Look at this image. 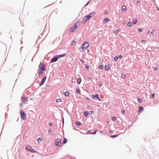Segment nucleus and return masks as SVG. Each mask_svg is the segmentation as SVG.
<instances>
[{
	"label": "nucleus",
	"mask_w": 159,
	"mask_h": 159,
	"mask_svg": "<svg viewBox=\"0 0 159 159\" xmlns=\"http://www.w3.org/2000/svg\"><path fill=\"white\" fill-rule=\"evenodd\" d=\"M89 45V44L88 42H84L83 43L81 47L79 49L81 51H83L84 50H85L87 48Z\"/></svg>",
	"instance_id": "nucleus-1"
},
{
	"label": "nucleus",
	"mask_w": 159,
	"mask_h": 159,
	"mask_svg": "<svg viewBox=\"0 0 159 159\" xmlns=\"http://www.w3.org/2000/svg\"><path fill=\"white\" fill-rule=\"evenodd\" d=\"M20 114L21 118L23 120H25L26 119V114L23 111H22L21 110L20 111Z\"/></svg>",
	"instance_id": "nucleus-2"
},
{
	"label": "nucleus",
	"mask_w": 159,
	"mask_h": 159,
	"mask_svg": "<svg viewBox=\"0 0 159 159\" xmlns=\"http://www.w3.org/2000/svg\"><path fill=\"white\" fill-rule=\"evenodd\" d=\"M39 67L40 68L39 70L40 71H41L43 72V71H45V67H44L43 62L42 63V62L41 61L40 64L39 66Z\"/></svg>",
	"instance_id": "nucleus-3"
},
{
	"label": "nucleus",
	"mask_w": 159,
	"mask_h": 159,
	"mask_svg": "<svg viewBox=\"0 0 159 159\" xmlns=\"http://www.w3.org/2000/svg\"><path fill=\"white\" fill-rule=\"evenodd\" d=\"M58 59L57 55L55 56L53 58L51 59L50 61V62L52 63L53 62H56L58 60Z\"/></svg>",
	"instance_id": "nucleus-4"
},
{
	"label": "nucleus",
	"mask_w": 159,
	"mask_h": 159,
	"mask_svg": "<svg viewBox=\"0 0 159 159\" xmlns=\"http://www.w3.org/2000/svg\"><path fill=\"white\" fill-rule=\"evenodd\" d=\"M92 98L93 99H98L100 101H101V100L99 98V95L98 93H96L95 95H92Z\"/></svg>",
	"instance_id": "nucleus-5"
},
{
	"label": "nucleus",
	"mask_w": 159,
	"mask_h": 159,
	"mask_svg": "<svg viewBox=\"0 0 159 159\" xmlns=\"http://www.w3.org/2000/svg\"><path fill=\"white\" fill-rule=\"evenodd\" d=\"M61 141L60 139H57L55 140V145L57 146H59L61 144Z\"/></svg>",
	"instance_id": "nucleus-6"
},
{
	"label": "nucleus",
	"mask_w": 159,
	"mask_h": 159,
	"mask_svg": "<svg viewBox=\"0 0 159 159\" xmlns=\"http://www.w3.org/2000/svg\"><path fill=\"white\" fill-rule=\"evenodd\" d=\"M95 13L96 12H93L92 13H89L86 16L87 17V18H88V19H89L90 18L93 16Z\"/></svg>",
	"instance_id": "nucleus-7"
},
{
	"label": "nucleus",
	"mask_w": 159,
	"mask_h": 159,
	"mask_svg": "<svg viewBox=\"0 0 159 159\" xmlns=\"http://www.w3.org/2000/svg\"><path fill=\"white\" fill-rule=\"evenodd\" d=\"M47 78V76L46 75H45V76L43 77V79H42L41 81V83L40 84L39 86H40L42 85L44 83L46 79Z\"/></svg>",
	"instance_id": "nucleus-8"
},
{
	"label": "nucleus",
	"mask_w": 159,
	"mask_h": 159,
	"mask_svg": "<svg viewBox=\"0 0 159 159\" xmlns=\"http://www.w3.org/2000/svg\"><path fill=\"white\" fill-rule=\"evenodd\" d=\"M78 27V25L75 24L70 28V31L71 32H72L74 31V30Z\"/></svg>",
	"instance_id": "nucleus-9"
},
{
	"label": "nucleus",
	"mask_w": 159,
	"mask_h": 159,
	"mask_svg": "<svg viewBox=\"0 0 159 159\" xmlns=\"http://www.w3.org/2000/svg\"><path fill=\"white\" fill-rule=\"evenodd\" d=\"M22 102L23 103H25L28 101V98L26 97H22Z\"/></svg>",
	"instance_id": "nucleus-10"
},
{
	"label": "nucleus",
	"mask_w": 159,
	"mask_h": 159,
	"mask_svg": "<svg viewBox=\"0 0 159 159\" xmlns=\"http://www.w3.org/2000/svg\"><path fill=\"white\" fill-rule=\"evenodd\" d=\"M88 18H87V17L86 16L84 17L83 18L82 20V22L83 23H85L88 20H89Z\"/></svg>",
	"instance_id": "nucleus-11"
},
{
	"label": "nucleus",
	"mask_w": 159,
	"mask_h": 159,
	"mask_svg": "<svg viewBox=\"0 0 159 159\" xmlns=\"http://www.w3.org/2000/svg\"><path fill=\"white\" fill-rule=\"evenodd\" d=\"M32 148V147L29 145H27L25 147V149L27 151H30L31 149Z\"/></svg>",
	"instance_id": "nucleus-12"
},
{
	"label": "nucleus",
	"mask_w": 159,
	"mask_h": 159,
	"mask_svg": "<svg viewBox=\"0 0 159 159\" xmlns=\"http://www.w3.org/2000/svg\"><path fill=\"white\" fill-rule=\"evenodd\" d=\"M126 7L124 5L122 7L121 10L122 11L124 12L126 11Z\"/></svg>",
	"instance_id": "nucleus-13"
},
{
	"label": "nucleus",
	"mask_w": 159,
	"mask_h": 159,
	"mask_svg": "<svg viewBox=\"0 0 159 159\" xmlns=\"http://www.w3.org/2000/svg\"><path fill=\"white\" fill-rule=\"evenodd\" d=\"M66 53H64L63 54L60 55H57V57H58V59L60 58L63 57H64L66 55Z\"/></svg>",
	"instance_id": "nucleus-14"
},
{
	"label": "nucleus",
	"mask_w": 159,
	"mask_h": 159,
	"mask_svg": "<svg viewBox=\"0 0 159 159\" xmlns=\"http://www.w3.org/2000/svg\"><path fill=\"white\" fill-rule=\"evenodd\" d=\"M105 70L107 71L109 70L110 69V66L109 64L106 65L105 66Z\"/></svg>",
	"instance_id": "nucleus-15"
},
{
	"label": "nucleus",
	"mask_w": 159,
	"mask_h": 159,
	"mask_svg": "<svg viewBox=\"0 0 159 159\" xmlns=\"http://www.w3.org/2000/svg\"><path fill=\"white\" fill-rule=\"evenodd\" d=\"M81 79L80 78H78L77 80V84H80L81 81Z\"/></svg>",
	"instance_id": "nucleus-16"
},
{
	"label": "nucleus",
	"mask_w": 159,
	"mask_h": 159,
	"mask_svg": "<svg viewBox=\"0 0 159 159\" xmlns=\"http://www.w3.org/2000/svg\"><path fill=\"white\" fill-rule=\"evenodd\" d=\"M75 124L78 126H80L82 124L79 121H76L75 122Z\"/></svg>",
	"instance_id": "nucleus-17"
},
{
	"label": "nucleus",
	"mask_w": 159,
	"mask_h": 159,
	"mask_svg": "<svg viewBox=\"0 0 159 159\" xmlns=\"http://www.w3.org/2000/svg\"><path fill=\"white\" fill-rule=\"evenodd\" d=\"M143 108L142 107L139 106V111L140 112L142 111H143Z\"/></svg>",
	"instance_id": "nucleus-18"
},
{
	"label": "nucleus",
	"mask_w": 159,
	"mask_h": 159,
	"mask_svg": "<svg viewBox=\"0 0 159 159\" xmlns=\"http://www.w3.org/2000/svg\"><path fill=\"white\" fill-rule=\"evenodd\" d=\"M67 142V140L66 138H64L63 139V141L62 142L63 144H64Z\"/></svg>",
	"instance_id": "nucleus-19"
},
{
	"label": "nucleus",
	"mask_w": 159,
	"mask_h": 159,
	"mask_svg": "<svg viewBox=\"0 0 159 159\" xmlns=\"http://www.w3.org/2000/svg\"><path fill=\"white\" fill-rule=\"evenodd\" d=\"M43 139L42 138H41L40 137L37 140L38 143H40L42 141Z\"/></svg>",
	"instance_id": "nucleus-20"
},
{
	"label": "nucleus",
	"mask_w": 159,
	"mask_h": 159,
	"mask_svg": "<svg viewBox=\"0 0 159 159\" xmlns=\"http://www.w3.org/2000/svg\"><path fill=\"white\" fill-rule=\"evenodd\" d=\"M137 19H134L133 21V23L134 24H135L137 23Z\"/></svg>",
	"instance_id": "nucleus-21"
},
{
	"label": "nucleus",
	"mask_w": 159,
	"mask_h": 159,
	"mask_svg": "<svg viewBox=\"0 0 159 159\" xmlns=\"http://www.w3.org/2000/svg\"><path fill=\"white\" fill-rule=\"evenodd\" d=\"M84 115L85 116H87L88 115V113L87 111H85L84 112Z\"/></svg>",
	"instance_id": "nucleus-22"
},
{
	"label": "nucleus",
	"mask_w": 159,
	"mask_h": 159,
	"mask_svg": "<svg viewBox=\"0 0 159 159\" xmlns=\"http://www.w3.org/2000/svg\"><path fill=\"white\" fill-rule=\"evenodd\" d=\"M118 136V135H113L111 136L110 137L112 138H115Z\"/></svg>",
	"instance_id": "nucleus-23"
},
{
	"label": "nucleus",
	"mask_w": 159,
	"mask_h": 159,
	"mask_svg": "<svg viewBox=\"0 0 159 159\" xmlns=\"http://www.w3.org/2000/svg\"><path fill=\"white\" fill-rule=\"evenodd\" d=\"M30 152L32 153H35L36 152V151L33 148L31 149V150Z\"/></svg>",
	"instance_id": "nucleus-24"
},
{
	"label": "nucleus",
	"mask_w": 159,
	"mask_h": 159,
	"mask_svg": "<svg viewBox=\"0 0 159 159\" xmlns=\"http://www.w3.org/2000/svg\"><path fill=\"white\" fill-rule=\"evenodd\" d=\"M64 95L66 96H68L69 95V93L68 91H66L65 92Z\"/></svg>",
	"instance_id": "nucleus-25"
},
{
	"label": "nucleus",
	"mask_w": 159,
	"mask_h": 159,
	"mask_svg": "<svg viewBox=\"0 0 159 159\" xmlns=\"http://www.w3.org/2000/svg\"><path fill=\"white\" fill-rule=\"evenodd\" d=\"M132 25V23L131 22H129L127 24V25L128 27H130Z\"/></svg>",
	"instance_id": "nucleus-26"
},
{
	"label": "nucleus",
	"mask_w": 159,
	"mask_h": 159,
	"mask_svg": "<svg viewBox=\"0 0 159 159\" xmlns=\"http://www.w3.org/2000/svg\"><path fill=\"white\" fill-rule=\"evenodd\" d=\"M108 21H109V19L106 18H105L104 19V23H107Z\"/></svg>",
	"instance_id": "nucleus-27"
},
{
	"label": "nucleus",
	"mask_w": 159,
	"mask_h": 159,
	"mask_svg": "<svg viewBox=\"0 0 159 159\" xmlns=\"http://www.w3.org/2000/svg\"><path fill=\"white\" fill-rule=\"evenodd\" d=\"M76 92L78 94L80 93V89H76Z\"/></svg>",
	"instance_id": "nucleus-28"
},
{
	"label": "nucleus",
	"mask_w": 159,
	"mask_h": 159,
	"mask_svg": "<svg viewBox=\"0 0 159 159\" xmlns=\"http://www.w3.org/2000/svg\"><path fill=\"white\" fill-rule=\"evenodd\" d=\"M125 77V75L124 74H122L121 75V77L122 78L124 79Z\"/></svg>",
	"instance_id": "nucleus-29"
},
{
	"label": "nucleus",
	"mask_w": 159,
	"mask_h": 159,
	"mask_svg": "<svg viewBox=\"0 0 159 159\" xmlns=\"http://www.w3.org/2000/svg\"><path fill=\"white\" fill-rule=\"evenodd\" d=\"M56 102H61V98L57 99H56Z\"/></svg>",
	"instance_id": "nucleus-30"
},
{
	"label": "nucleus",
	"mask_w": 159,
	"mask_h": 159,
	"mask_svg": "<svg viewBox=\"0 0 159 159\" xmlns=\"http://www.w3.org/2000/svg\"><path fill=\"white\" fill-rule=\"evenodd\" d=\"M120 30L119 29H118V30H116V32H115V33L116 34H118L120 31Z\"/></svg>",
	"instance_id": "nucleus-31"
},
{
	"label": "nucleus",
	"mask_w": 159,
	"mask_h": 159,
	"mask_svg": "<svg viewBox=\"0 0 159 159\" xmlns=\"http://www.w3.org/2000/svg\"><path fill=\"white\" fill-rule=\"evenodd\" d=\"M97 131V130H95L94 131V132H93L91 133H90V134H96Z\"/></svg>",
	"instance_id": "nucleus-32"
},
{
	"label": "nucleus",
	"mask_w": 159,
	"mask_h": 159,
	"mask_svg": "<svg viewBox=\"0 0 159 159\" xmlns=\"http://www.w3.org/2000/svg\"><path fill=\"white\" fill-rule=\"evenodd\" d=\"M98 68L100 69H102L103 68L102 66L101 65H99L98 66Z\"/></svg>",
	"instance_id": "nucleus-33"
},
{
	"label": "nucleus",
	"mask_w": 159,
	"mask_h": 159,
	"mask_svg": "<svg viewBox=\"0 0 159 159\" xmlns=\"http://www.w3.org/2000/svg\"><path fill=\"white\" fill-rule=\"evenodd\" d=\"M118 59V57L117 56H116L114 58V60L115 61H117Z\"/></svg>",
	"instance_id": "nucleus-34"
},
{
	"label": "nucleus",
	"mask_w": 159,
	"mask_h": 159,
	"mask_svg": "<svg viewBox=\"0 0 159 159\" xmlns=\"http://www.w3.org/2000/svg\"><path fill=\"white\" fill-rule=\"evenodd\" d=\"M142 43H143L145 44V43H146V40L143 39L142 40Z\"/></svg>",
	"instance_id": "nucleus-35"
},
{
	"label": "nucleus",
	"mask_w": 159,
	"mask_h": 159,
	"mask_svg": "<svg viewBox=\"0 0 159 159\" xmlns=\"http://www.w3.org/2000/svg\"><path fill=\"white\" fill-rule=\"evenodd\" d=\"M86 68L88 69L89 68V65L88 64H86L85 65V66Z\"/></svg>",
	"instance_id": "nucleus-36"
},
{
	"label": "nucleus",
	"mask_w": 159,
	"mask_h": 159,
	"mask_svg": "<svg viewBox=\"0 0 159 159\" xmlns=\"http://www.w3.org/2000/svg\"><path fill=\"white\" fill-rule=\"evenodd\" d=\"M112 120L113 121H115L116 120V118L115 117H113L112 118Z\"/></svg>",
	"instance_id": "nucleus-37"
},
{
	"label": "nucleus",
	"mask_w": 159,
	"mask_h": 159,
	"mask_svg": "<svg viewBox=\"0 0 159 159\" xmlns=\"http://www.w3.org/2000/svg\"><path fill=\"white\" fill-rule=\"evenodd\" d=\"M75 41L73 40L72 42V45H75Z\"/></svg>",
	"instance_id": "nucleus-38"
},
{
	"label": "nucleus",
	"mask_w": 159,
	"mask_h": 159,
	"mask_svg": "<svg viewBox=\"0 0 159 159\" xmlns=\"http://www.w3.org/2000/svg\"><path fill=\"white\" fill-rule=\"evenodd\" d=\"M154 33H155V30H152L151 32V34H154Z\"/></svg>",
	"instance_id": "nucleus-39"
},
{
	"label": "nucleus",
	"mask_w": 159,
	"mask_h": 159,
	"mask_svg": "<svg viewBox=\"0 0 159 159\" xmlns=\"http://www.w3.org/2000/svg\"><path fill=\"white\" fill-rule=\"evenodd\" d=\"M138 31L139 32H141L142 31V29L141 28H139L138 29Z\"/></svg>",
	"instance_id": "nucleus-40"
},
{
	"label": "nucleus",
	"mask_w": 159,
	"mask_h": 159,
	"mask_svg": "<svg viewBox=\"0 0 159 159\" xmlns=\"http://www.w3.org/2000/svg\"><path fill=\"white\" fill-rule=\"evenodd\" d=\"M138 101L139 102L141 103L142 102V99L140 98H138Z\"/></svg>",
	"instance_id": "nucleus-41"
},
{
	"label": "nucleus",
	"mask_w": 159,
	"mask_h": 159,
	"mask_svg": "<svg viewBox=\"0 0 159 159\" xmlns=\"http://www.w3.org/2000/svg\"><path fill=\"white\" fill-rule=\"evenodd\" d=\"M154 97H155V94L154 93H152L151 95V97L152 98H154Z\"/></svg>",
	"instance_id": "nucleus-42"
},
{
	"label": "nucleus",
	"mask_w": 159,
	"mask_h": 159,
	"mask_svg": "<svg viewBox=\"0 0 159 159\" xmlns=\"http://www.w3.org/2000/svg\"><path fill=\"white\" fill-rule=\"evenodd\" d=\"M43 72L41 71H40V70H39V75L38 76H40V74L42 73Z\"/></svg>",
	"instance_id": "nucleus-43"
},
{
	"label": "nucleus",
	"mask_w": 159,
	"mask_h": 159,
	"mask_svg": "<svg viewBox=\"0 0 159 159\" xmlns=\"http://www.w3.org/2000/svg\"><path fill=\"white\" fill-rule=\"evenodd\" d=\"M93 112L92 111H89V115L92 114L93 113Z\"/></svg>",
	"instance_id": "nucleus-44"
},
{
	"label": "nucleus",
	"mask_w": 159,
	"mask_h": 159,
	"mask_svg": "<svg viewBox=\"0 0 159 159\" xmlns=\"http://www.w3.org/2000/svg\"><path fill=\"white\" fill-rule=\"evenodd\" d=\"M49 125L51 126H52L53 125V123L52 122H50L49 123Z\"/></svg>",
	"instance_id": "nucleus-45"
},
{
	"label": "nucleus",
	"mask_w": 159,
	"mask_h": 159,
	"mask_svg": "<svg viewBox=\"0 0 159 159\" xmlns=\"http://www.w3.org/2000/svg\"><path fill=\"white\" fill-rule=\"evenodd\" d=\"M98 85L100 86V87H101L102 85V83H99V84H98Z\"/></svg>",
	"instance_id": "nucleus-46"
},
{
	"label": "nucleus",
	"mask_w": 159,
	"mask_h": 159,
	"mask_svg": "<svg viewBox=\"0 0 159 159\" xmlns=\"http://www.w3.org/2000/svg\"><path fill=\"white\" fill-rule=\"evenodd\" d=\"M48 133H52V132L51 129H50L48 130Z\"/></svg>",
	"instance_id": "nucleus-47"
},
{
	"label": "nucleus",
	"mask_w": 159,
	"mask_h": 159,
	"mask_svg": "<svg viewBox=\"0 0 159 159\" xmlns=\"http://www.w3.org/2000/svg\"><path fill=\"white\" fill-rule=\"evenodd\" d=\"M125 111L124 110H122L121 113L122 114H124L125 113Z\"/></svg>",
	"instance_id": "nucleus-48"
},
{
	"label": "nucleus",
	"mask_w": 159,
	"mask_h": 159,
	"mask_svg": "<svg viewBox=\"0 0 159 159\" xmlns=\"http://www.w3.org/2000/svg\"><path fill=\"white\" fill-rule=\"evenodd\" d=\"M123 23V25H125V24H126V22H125V21H123V23Z\"/></svg>",
	"instance_id": "nucleus-49"
},
{
	"label": "nucleus",
	"mask_w": 159,
	"mask_h": 159,
	"mask_svg": "<svg viewBox=\"0 0 159 159\" xmlns=\"http://www.w3.org/2000/svg\"><path fill=\"white\" fill-rule=\"evenodd\" d=\"M118 57L119 58H122V56L121 55H119Z\"/></svg>",
	"instance_id": "nucleus-50"
},
{
	"label": "nucleus",
	"mask_w": 159,
	"mask_h": 159,
	"mask_svg": "<svg viewBox=\"0 0 159 159\" xmlns=\"http://www.w3.org/2000/svg\"><path fill=\"white\" fill-rule=\"evenodd\" d=\"M90 2V0H89L85 5V6H87L88 5V4H89V3Z\"/></svg>",
	"instance_id": "nucleus-51"
},
{
	"label": "nucleus",
	"mask_w": 159,
	"mask_h": 159,
	"mask_svg": "<svg viewBox=\"0 0 159 159\" xmlns=\"http://www.w3.org/2000/svg\"><path fill=\"white\" fill-rule=\"evenodd\" d=\"M140 1H139V0L137 1V3L138 4H139V3H140Z\"/></svg>",
	"instance_id": "nucleus-52"
},
{
	"label": "nucleus",
	"mask_w": 159,
	"mask_h": 159,
	"mask_svg": "<svg viewBox=\"0 0 159 159\" xmlns=\"http://www.w3.org/2000/svg\"><path fill=\"white\" fill-rule=\"evenodd\" d=\"M23 105V104L22 103H20L19 104V106L20 107H22Z\"/></svg>",
	"instance_id": "nucleus-53"
},
{
	"label": "nucleus",
	"mask_w": 159,
	"mask_h": 159,
	"mask_svg": "<svg viewBox=\"0 0 159 159\" xmlns=\"http://www.w3.org/2000/svg\"><path fill=\"white\" fill-rule=\"evenodd\" d=\"M86 99L87 100H90V98H88V97H86Z\"/></svg>",
	"instance_id": "nucleus-54"
},
{
	"label": "nucleus",
	"mask_w": 159,
	"mask_h": 159,
	"mask_svg": "<svg viewBox=\"0 0 159 159\" xmlns=\"http://www.w3.org/2000/svg\"><path fill=\"white\" fill-rule=\"evenodd\" d=\"M62 123H63V124H64V118L63 117L62 118Z\"/></svg>",
	"instance_id": "nucleus-55"
},
{
	"label": "nucleus",
	"mask_w": 159,
	"mask_h": 159,
	"mask_svg": "<svg viewBox=\"0 0 159 159\" xmlns=\"http://www.w3.org/2000/svg\"><path fill=\"white\" fill-rule=\"evenodd\" d=\"M157 68H154V70H157Z\"/></svg>",
	"instance_id": "nucleus-56"
},
{
	"label": "nucleus",
	"mask_w": 159,
	"mask_h": 159,
	"mask_svg": "<svg viewBox=\"0 0 159 159\" xmlns=\"http://www.w3.org/2000/svg\"><path fill=\"white\" fill-rule=\"evenodd\" d=\"M80 61H81V62H82V63H83V61L82 59H80Z\"/></svg>",
	"instance_id": "nucleus-57"
},
{
	"label": "nucleus",
	"mask_w": 159,
	"mask_h": 159,
	"mask_svg": "<svg viewBox=\"0 0 159 159\" xmlns=\"http://www.w3.org/2000/svg\"><path fill=\"white\" fill-rule=\"evenodd\" d=\"M100 132L102 134L103 133V132L102 131H100Z\"/></svg>",
	"instance_id": "nucleus-58"
},
{
	"label": "nucleus",
	"mask_w": 159,
	"mask_h": 159,
	"mask_svg": "<svg viewBox=\"0 0 159 159\" xmlns=\"http://www.w3.org/2000/svg\"><path fill=\"white\" fill-rule=\"evenodd\" d=\"M112 130H110L109 131V132L110 133H112Z\"/></svg>",
	"instance_id": "nucleus-59"
},
{
	"label": "nucleus",
	"mask_w": 159,
	"mask_h": 159,
	"mask_svg": "<svg viewBox=\"0 0 159 159\" xmlns=\"http://www.w3.org/2000/svg\"><path fill=\"white\" fill-rule=\"evenodd\" d=\"M149 33V31H148L147 32V34H148Z\"/></svg>",
	"instance_id": "nucleus-60"
},
{
	"label": "nucleus",
	"mask_w": 159,
	"mask_h": 159,
	"mask_svg": "<svg viewBox=\"0 0 159 159\" xmlns=\"http://www.w3.org/2000/svg\"><path fill=\"white\" fill-rule=\"evenodd\" d=\"M87 51H88V52H89V50L88 49V50H87Z\"/></svg>",
	"instance_id": "nucleus-61"
},
{
	"label": "nucleus",
	"mask_w": 159,
	"mask_h": 159,
	"mask_svg": "<svg viewBox=\"0 0 159 159\" xmlns=\"http://www.w3.org/2000/svg\"><path fill=\"white\" fill-rule=\"evenodd\" d=\"M107 11H106V13L107 14Z\"/></svg>",
	"instance_id": "nucleus-62"
},
{
	"label": "nucleus",
	"mask_w": 159,
	"mask_h": 159,
	"mask_svg": "<svg viewBox=\"0 0 159 159\" xmlns=\"http://www.w3.org/2000/svg\"><path fill=\"white\" fill-rule=\"evenodd\" d=\"M109 121H107V123H109Z\"/></svg>",
	"instance_id": "nucleus-63"
},
{
	"label": "nucleus",
	"mask_w": 159,
	"mask_h": 159,
	"mask_svg": "<svg viewBox=\"0 0 159 159\" xmlns=\"http://www.w3.org/2000/svg\"><path fill=\"white\" fill-rule=\"evenodd\" d=\"M158 11H159V8H158Z\"/></svg>",
	"instance_id": "nucleus-64"
}]
</instances>
